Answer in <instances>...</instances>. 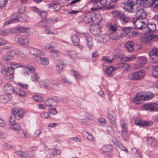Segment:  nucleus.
Listing matches in <instances>:
<instances>
[{
    "label": "nucleus",
    "instance_id": "nucleus-1",
    "mask_svg": "<svg viewBox=\"0 0 158 158\" xmlns=\"http://www.w3.org/2000/svg\"><path fill=\"white\" fill-rule=\"evenodd\" d=\"M102 20V18L98 13H96L92 11L86 13L83 19V22L85 23L91 22L100 23Z\"/></svg>",
    "mask_w": 158,
    "mask_h": 158
},
{
    "label": "nucleus",
    "instance_id": "nucleus-2",
    "mask_svg": "<svg viewBox=\"0 0 158 158\" xmlns=\"http://www.w3.org/2000/svg\"><path fill=\"white\" fill-rule=\"evenodd\" d=\"M30 53L35 56V59L40 60L41 64L44 65H48L49 64V61L47 58L42 57L44 54V53L40 50L36 48H31L29 49Z\"/></svg>",
    "mask_w": 158,
    "mask_h": 158
},
{
    "label": "nucleus",
    "instance_id": "nucleus-3",
    "mask_svg": "<svg viewBox=\"0 0 158 158\" xmlns=\"http://www.w3.org/2000/svg\"><path fill=\"white\" fill-rule=\"evenodd\" d=\"M124 4L126 7L124 8L125 10L130 13H134L135 12V9L133 7L134 5H137L138 6H141L145 7L144 6V2L141 0H128Z\"/></svg>",
    "mask_w": 158,
    "mask_h": 158
},
{
    "label": "nucleus",
    "instance_id": "nucleus-4",
    "mask_svg": "<svg viewBox=\"0 0 158 158\" xmlns=\"http://www.w3.org/2000/svg\"><path fill=\"white\" fill-rule=\"evenodd\" d=\"M2 73L5 75L6 80L9 81L12 80L13 77V74L14 72V69L12 67H8L5 68L2 70Z\"/></svg>",
    "mask_w": 158,
    "mask_h": 158
},
{
    "label": "nucleus",
    "instance_id": "nucleus-5",
    "mask_svg": "<svg viewBox=\"0 0 158 158\" xmlns=\"http://www.w3.org/2000/svg\"><path fill=\"white\" fill-rule=\"evenodd\" d=\"M158 35L156 34L152 33L149 35L142 37L141 39V41L142 44H146L149 46H151L150 43L153 40H158L157 39Z\"/></svg>",
    "mask_w": 158,
    "mask_h": 158
},
{
    "label": "nucleus",
    "instance_id": "nucleus-6",
    "mask_svg": "<svg viewBox=\"0 0 158 158\" xmlns=\"http://www.w3.org/2000/svg\"><path fill=\"white\" fill-rule=\"evenodd\" d=\"M132 22L135 26V28L142 30L145 29L147 23L143 21V19L134 18L132 20Z\"/></svg>",
    "mask_w": 158,
    "mask_h": 158
},
{
    "label": "nucleus",
    "instance_id": "nucleus-7",
    "mask_svg": "<svg viewBox=\"0 0 158 158\" xmlns=\"http://www.w3.org/2000/svg\"><path fill=\"white\" fill-rule=\"evenodd\" d=\"M145 75V71L144 70H141L129 74L128 75V77L131 80H138L143 77Z\"/></svg>",
    "mask_w": 158,
    "mask_h": 158
},
{
    "label": "nucleus",
    "instance_id": "nucleus-8",
    "mask_svg": "<svg viewBox=\"0 0 158 158\" xmlns=\"http://www.w3.org/2000/svg\"><path fill=\"white\" fill-rule=\"evenodd\" d=\"M143 110L155 111L158 110V104L154 102L145 104L142 107Z\"/></svg>",
    "mask_w": 158,
    "mask_h": 158
},
{
    "label": "nucleus",
    "instance_id": "nucleus-9",
    "mask_svg": "<svg viewBox=\"0 0 158 158\" xmlns=\"http://www.w3.org/2000/svg\"><path fill=\"white\" fill-rule=\"evenodd\" d=\"M144 2L145 8L152 6L155 8H158V0H141Z\"/></svg>",
    "mask_w": 158,
    "mask_h": 158
},
{
    "label": "nucleus",
    "instance_id": "nucleus-10",
    "mask_svg": "<svg viewBox=\"0 0 158 158\" xmlns=\"http://www.w3.org/2000/svg\"><path fill=\"white\" fill-rule=\"evenodd\" d=\"M99 24L97 23H94L90 27V31L94 35H98L101 32Z\"/></svg>",
    "mask_w": 158,
    "mask_h": 158
},
{
    "label": "nucleus",
    "instance_id": "nucleus-11",
    "mask_svg": "<svg viewBox=\"0 0 158 158\" xmlns=\"http://www.w3.org/2000/svg\"><path fill=\"white\" fill-rule=\"evenodd\" d=\"M16 54L14 50L8 52L6 54L2 56V59L5 62H8L13 59V57Z\"/></svg>",
    "mask_w": 158,
    "mask_h": 158
},
{
    "label": "nucleus",
    "instance_id": "nucleus-12",
    "mask_svg": "<svg viewBox=\"0 0 158 158\" xmlns=\"http://www.w3.org/2000/svg\"><path fill=\"white\" fill-rule=\"evenodd\" d=\"M16 40L19 44L25 45L28 44V40L27 37L22 35H19L16 37Z\"/></svg>",
    "mask_w": 158,
    "mask_h": 158
},
{
    "label": "nucleus",
    "instance_id": "nucleus-13",
    "mask_svg": "<svg viewBox=\"0 0 158 158\" xmlns=\"http://www.w3.org/2000/svg\"><path fill=\"white\" fill-rule=\"evenodd\" d=\"M135 15H137V17L136 18L143 19H145L147 16L146 12L143 9L140 8L137 10L135 9V12H134Z\"/></svg>",
    "mask_w": 158,
    "mask_h": 158
},
{
    "label": "nucleus",
    "instance_id": "nucleus-14",
    "mask_svg": "<svg viewBox=\"0 0 158 158\" xmlns=\"http://www.w3.org/2000/svg\"><path fill=\"white\" fill-rule=\"evenodd\" d=\"M54 21L51 19H45L39 22L38 24L39 26H41L44 28L46 27L51 26L53 24Z\"/></svg>",
    "mask_w": 158,
    "mask_h": 158
},
{
    "label": "nucleus",
    "instance_id": "nucleus-15",
    "mask_svg": "<svg viewBox=\"0 0 158 158\" xmlns=\"http://www.w3.org/2000/svg\"><path fill=\"white\" fill-rule=\"evenodd\" d=\"M35 71V69L31 66H24V70L22 71V74L23 76H26L29 75L30 73H33Z\"/></svg>",
    "mask_w": 158,
    "mask_h": 158
},
{
    "label": "nucleus",
    "instance_id": "nucleus-16",
    "mask_svg": "<svg viewBox=\"0 0 158 158\" xmlns=\"http://www.w3.org/2000/svg\"><path fill=\"white\" fill-rule=\"evenodd\" d=\"M13 114L17 120H19L23 115V110L21 109L14 108Z\"/></svg>",
    "mask_w": 158,
    "mask_h": 158
},
{
    "label": "nucleus",
    "instance_id": "nucleus-17",
    "mask_svg": "<svg viewBox=\"0 0 158 158\" xmlns=\"http://www.w3.org/2000/svg\"><path fill=\"white\" fill-rule=\"evenodd\" d=\"M147 33H149L150 34H151V33L153 32L152 33H154L156 32L155 30L156 29V25L154 24L151 23L148 24L146 27L145 28Z\"/></svg>",
    "mask_w": 158,
    "mask_h": 158
},
{
    "label": "nucleus",
    "instance_id": "nucleus-18",
    "mask_svg": "<svg viewBox=\"0 0 158 158\" xmlns=\"http://www.w3.org/2000/svg\"><path fill=\"white\" fill-rule=\"evenodd\" d=\"M112 141L114 144L118 146L122 150L125 151L126 152H128L127 148L123 146L122 143L119 141L118 139H112Z\"/></svg>",
    "mask_w": 158,
    "mask_h": 158
},
{
    "label": "nucleus",
    "instance_id": "nucleus-19",
    "mask_svg": "<svg viewBox=\"0 0 158 158\" xmlns=\"http://www.w3.org/2000/svg\"><path fill=\"white\" fill-rule=\"evenodd\" d=\"M143 100H144L143 95V94H139L133 99V102L136 104H139Z\"/></svg>",
    "mask_w": 158,
    "mask_h": 158
},
{
    "label": "nucleus",
    "instance_id": "nucleus-20",
    "mask_svg": "<svg viewBox=\"0 0 158 158\" xmlns=\"http://www.w3.org/2000/svg\"><path fill=\"white\" fill-rule=\"evenodd\" d=\"M71 38L73 44L74 46H78L81 49L83 48V47L82 46H80L79 44L80 40L78 37L77 35H72Z\"/></svg>",
    "mask_w": 158,
    "mask_h": 158
},
{
    "label": "nucleus",
    "instance_id": "nucleus-21",
    "mask_svg": "<svg viewBox=\"0 0 158 158\" xmlns=\"http://www.w3.org/2000/svg\"><path fill=\"white\" fill-rule=\"evenodd\" d=\"M4 90L7 94H10L15 92L13 87L9 84H7L4 85L3 87Z\"/></svg>",
    "mask_w": 158,
    "mask_h": 158
},
{
    "label": "nucleus",
    "instance_id": "nucleus-22",
    "mask_svg": "<svg viewBox=\"0 0 158 158\" xmlns=\"http://www.w3.org/2000/svg\"><path fill=\"white\" fill-rule=\"evenodd\" d=\"M20 20H21V19H19V14L15 13L12 15L11 19L7 21V23H6L5 24H6L8 25L12 23L16 22L19 21H20Z\"/></svg>",
    "mask_w": 158,
    "mask_h": 158
},
{
    "label": "nucleus",
    "instance_id": "nucleus-23",
    "mask_svg": "<svg viewBox=\"0 0 158 158\" xmlns=\"http://www.w3.org/2000/svg\"><path fill=\"white\" fill-rule=\"evenodd\" d=\"M20 20H21V19H19V14L15 13L12 15L11 19L7 21V23H6L5 24H6L8 25L12 23L16 22L19 21H20Z\"/></svg>",
    "mask_w": 158,
    "mask_h": 158
},
{
    "label": "nucleus",
    "instance_id": "nucleus-24",
    "mask_svg": "<svg viewBox=\"0 0 158 158\" xmlns=\"http://www.w3.org/2000/svg\"><path fill=\"white\" fill-rule=\"evenodd\" d=\"M110 36L108 35L102 34L98 37V40L101 43H106L110 39Z\"/></svg>",
    "mask_w": 158,
    "mask_h": 158
},
{
    "label": "nucleus",
    "instance_id": "nucleus-25",
    "mask_svg": "<svg viewBox=\"0 0 158 158\" xmlns=\"http://www.w3.org/2000/svg\"><path fill=\"white\" fill-rule=\"evenodd\" d=\"M84 36L86 40V44L89 48H91L93 45V42L90 35L88 33L84 34Z\"/></svg>",
    "mask_w": 158,
    "mask_h": 158
},
{
    "label": "nucleus",
    "instance_id": "nucleus-26",
    "mask_svg": "<svg viewBox=\"0 0 158 158\" xmlns=\"http://www.w3.org/2000/svg\"><path fill=\"white\" fill-rule=\"evenodd\" d=\"M11 98V96L10 94L2 95H0V102L2 103L7 102Z\"/></svg>",
    "mask_w": 158,
    "mask_h": 158
},
{
    "label": "nucleus",
    "instance_id": "nucleus-27",
    "mask_svg": "<svg viewBox=\"0 0 158 158\" xmlns=\"http://www.w3.org/2000/svg\"><path fill=\"white\" fill-rule=\"evenodd\" d=\"M101 150L104 153L109 152L111 153L113 151V147L111 145H106L102 147Z\"/></svg>",
    "mask_w": 158,
    "mask_h": 158
},
{
    "label": "nucleus",
    "instance_id": "nucleus-28",
    "mask_svg": "<svg viewBox=\"0 0 158 158\" xmlns=\"http://www.w3.org/2000/svg\"><path fill=\"white\" fill-rule=\"evenodd\" d=\"M106 0H91L90 2L94 4H97L99 3L102 6V7H107L106 2H104Z\"/></svg>",
    "mask_w": 158,
    "mask_h": 158
},
{
    "label": "nucleus",
    "instance_id": "nucleus-29",
    "mask_svg": "<svg viewBox=\"0 0 158 158\" xmlns=\"http://www.w3.org/2000/svg\"><path fill=\"white\" fill-rule=\"evenodd\" d=\"M116 68L112 67H110L107 68L105 71V74L107 76H111L115 73V70Z\"/></svg>",
    "mask_w": 158,
    "mask_h": 158
},
{
    "label": "nucleus",
    "instance_id": "nucleus-30",
    "mask_svg": "<svg viewBox=\"0 0 158 158\" xmlns=\"http://www.w3.org/2000/svg\"><path fill=\"white\" fill-rule=\"evenodd\" d=\"M135 43L133 41H128L125 44V47L130 52L133 51L134 49Z\"/></svg>",
    "mask_w": 158,
    "mask_h": 158
},
{
    "label": "nucleus",
    "instance_id": "nucleus-31",
    "mask_svg": "<svg viewBox=\"0 0 158 158\" xmlns=\"http://www.w3.org/2000/svg\"><path fill=\"white\" fill-rule=\"evenodd\" d=\"M149 56L156 57L158 58V48L153 47L149 52Z\"/></svg>",
    "mask_w": 158,
    "mask_h": 158
},
{
    "label": "nucleus",
    "instance_id": "nucleus-32",
    "mask_svg": "<svg viewBox=\"0 0 158 158\" xmlns=\"http://www.w3.org/2000/svg\"><path fill=\"white\" fill-rule=\"evenodd\" d=\"M102 61L105 63L111 64L113 63L115 60V58H111L110 56H103L102 58Z\"/></svg>",
    "mask_w": 158,
    "mask_h": 158
},
{
    "label": "nucleus",
    "instance_id": "nucleus-33",
    "mask_svg": "<svg viewBox=\"0 0 158 158\" xmlns=\"http://www.w3.org/2000/svg\"><path fill=\"white\" fill-rule=\"evenodd\" d=\"M46 32L48 34H56L55 32L54 28L51 26L49 27H46L44 28Z\"/></svg>",
    "mask_w": 158,
    "mask_h": 158
},
{
    "label": "nucleus",
    "instance_id": "nucleus-34",
    "mask_svg": "<svg viewBox=\"0 0 158 158\" xmlns=\"http://www.w3.org/2000/svg\"><path fill=\"white\" fill-rule=\"evenodd\" d=\"M144 100H148L152 99L153 97V94L150 92H145L143 94Z\"/></svg>",
    "mask_w": 158,
    "mask_h": 158
},
{
    "label": "nucleus",
    "instance_id": "nucleus-35",
    "mask_svg": "<svg viewBox=\"0 0 158 158\" xmlns=\"http://www.w3.org/2000/svg\"><path fill=\"white\" fill-rule=\"evenodd\" d=\"M44 87L48 90H51L55 88V85L51 81H47L44 84Z\"/></svg>",
    "mask_w": 158,
    "mask_h": 158
},
{
    "label": "nucleus",
    "instance_id": "nucleus-36",
    "mask_svg": "<svg viewBox=\"0 0 158 158\" xmlns=\"http://www.w3.org/2000/svg\"><path fill=\"white\" fill-rule=\"evenodd\" d=\"M119 66L122 68L124 71H128L130 69V65L127 64L121 63L118 64Z\"/></svg>",
    "mask_w": 158,
    "mask_h": 158
},
{
    "label": "nucleus",
    "instance_id": "nucleus-37",
    "mask_svg": "<svg viewBox=\"0 0 158 158\" xmlns=\"http://www.w3.org/2000/svg\"><path fill=\"white\" fill-rule=\"evenodd\" d=\"M33 10L38 13L42 18H44L46 17L47 15L45 11H40L39 10V9L35 7L34 8Z\"/></svg>",
    "mask_w": 158,
    "mask_h": 158
},
{
    "label": "nucleus",
    "instance_id": "nucleus-38",
    "mask_svg": "<svg viewBox=\"0 0 158 158\" xmlns=\"http://www.w3.org/2000/svg\"><path fill=\"white\" fill-rule=\"evenodd\" d=\"M44 103L45 106L48 107H52L54 105V101L53 99H49L46 100Z\"/></svg>",
    "mask_w": 158,
    "mask_h": 158
},
{
    "label": "nucleus",
    "instance_id": "nucleus-39",
    "mask_svg": "<svg viewBox=\"0 0 158 158\" xmlns=\"http://www.w3.org/2000/svg\"><path fill=\"white\" fill-rule=\"evenodd\" d=\"M139 65L140 67L138 68L139 69L141 67H142L147 62V60L145 57L144 56H141L139 59Z\"/></svg>",
    "mask_w": 158,
    "mask_h": 158
},
{
    "label": "nucleus",
    "instance_id": "nucleus-40",
    "mask_svg": "<svg viewBox=\"0 0 158 158\" xmlns=\"http://www.w3.org/2000/svg\"><path fill=\"white\" fill-rule=\"evenodd\" d=\"M64 66V65L63 62L61 60L59 61L56 66V69L59 73H60L63 69Z\"/></svg>",
    "mask_w": 158,
    "mask_h": 158
},
{
    "label": "nucleus",
    "instance_id": "nucleus-41",
    "mask_svg": "<svg viewBox=\"0 0 158 158\" xmlns=\"http://www.w3.org/2000/svg\"><path fill=\"white\" fill-rule=\"evenodd\" d=\"M114 37L113 38V39L118 40L123 37L124 35L121 33L119 30L117 31L116 33H114Z\"/></svg>",
    "mask_w": 158,
    "mask_h": 158
},
{
    "label": "nucleus",
    "instance_id": "nucleus-42",
    "mask_svg": "<svg viewBox=\"0 0 158 158\" xmlns=\"http://www.w3.org/2000/svg\"><path fill=\"white\" fill-rule=\"evenodd\" d=\"M152 65L153 70L152 72L153 75L156 77H158V65Z\"/></svg>",
    "mask_w": 158,
    "mask_h": 158
},
{
    "label": "nucleus",
    "instance_id": "nucleus-43",
    "mask_svg": "<svg viewBox=\"0 0 158 158\" xmlns=\"http://www.w3.org/2000/svg\"><path fill=\"white\" fill-rule=\"evenodd\" d=\"M111 14L114 17H120V18L123 14V13L120 12L118 10H114L112 11L111 12Z\"/></svg>",
    "mask_w": 158,
    "mask_h": 158
},
{
    "label": "nucleus",
    "instance_id": "nucleus-44",
    "mask_svg": "<svg viewBox=\"0 0 158 158\" xmlns=\"http://www.w3.org/2000/svg\"><path fill=\"white\" fill-rule=\"evenodd\" d=\"M23 157L25 158L30 157L34 156L33 153L29 151L23 152Z\"/></svg>",
    "mask_w": 158,
    "mask_h": 158
},
{
    "label": "nucleus",
    "instance_id": "nucleus-45",
    "mask_svg": "<svg viewBox=\"0 0 158 158\" xmlns=\"http://www.w3.org/2000/svg\"><path fill=\"white\" fill-rule=\"evenodd\" d=\"M59 54V52L54 49H52L50 52V55L52 57H56L58 56Z\"/></svg>",
    "mask_w": 158,
    "mask_h": 158
},
{
    "label": "nucleus",
    "instance_id": "nucleus-46",
    "mask_svg": "<svg viewBox=\"0 0 158 158\" xmlns=\"http://www.w3.org/2000/svg\"><path fill=\"white\" fill-rule=\"evenodd\" d=\"M10 128L14 130H18L20 128V126L17 123H12L11 124Z\"/></svg>",
    "mask_w": 158,
    "mask_h": 158
},
{
    "label": "nucleus",
    "instance_id": "nucleus-47",
    "mask_svg": "<svg viewBox=\"0 0 158 158\" xmlns=\"http://www.w3.org/2000/svg\"><path fill=\"white\" fill-rule=\"evenodd\" d=\"M15 92L16 94L20 96H24L26 94L24 91L20 89H16Z\"/></svg>",
    "mask_w": 158,
    "mask_h": 158
},
{
    "label": "nucleus",
    "instance_id": "nucleus-48",
    "mask_svg": "<svg viewBox=\"0 0 158 158\" xmlns=\"http://www.w3.org/2000/svg\"><path fill=\"white\" fill-rule=\"evenodd\" d=\"M85 117L89 120H94V116L92 114L88 112H85Z\"/></svg>",
    "mask_w": 158,
    "mask_h": 158
},
{
    "label": "nucleus",
    "instance_id": "nucleus-49",
    "mask_svg": "<svg viewBox=\"0 0 158 158\" xmlns=\"http://www.w3.org/2000/svg\"><path fill=\"white\" fill-rule=\"evenodd\" d=\"M49 152L51 155H58L60 154L59 150L55 149H50L49 150Z\"/></svg>",
    "mask_w": 158,
    "mask_h": 158
},
{
    "label": "nucleus",
    "instance_id": "nucleus-50",
    "mask_svg": "<svg viewBox=\"0 0 158 158\" xmlns=\"http://www.w3.org/2000/svg\"><path fill=\"white\" fill-rule=\"evenodd\" d=\"M71 73L74 75L75 78L77 81L81 79V77L77 71L72 70L71 71Z\"/></svg>",
    "mask_w": 158,
    "mask_h": 158
},
{
    "label": "nucleus",
    "instance_id": "nucleus-51",
    "mask_svg": "<svg viewBox=\"0 0 158 158\" xmlns=\"http://www.w3.org/2000/svg\"><path fill=\"white\" fill-rule=\"evenodd\" d=\"M127 128V124H126L125 123H124L123 122L122 125V132L123 137H125L123 136V135H124L123 134V133H126V130Z\"/></svg>",
    "mask_w": 158,
    "mask_h": 158
},
{
    "label": "nucleus",
    "instance_id": "nucleus-52",
    "mask_svg": "<svg viewBox=\"0 0 158 158\" xmlns=\"http://www.w3.org/2000/svg\"><path fill=\"white\" fill-rule=\"evenodd\" d=\"M149 56L150 61L152 63L155 64L156 65V64H158V62L157 61V59L158 58H157L156 57L152 56Z\"/></svg>",
    "mask_w": 158,
    "mask_h": 158
},
{
    "label": "nucleus",
    "instance_id": "nucleus-53",
    "mask_svg": "<svg viewBox=\"0 0 158 158\" xmlns=\"http://www.w3.org/2000/svg\"><path fill=\"white\" fill-rule=\"evenodd\" d=\"M136 57L135 55H132L130 56H127L123 58V60L129 61L134 59Z\"/></svg>",
    "mask_w": 158,
    "mask_h": 158
},
{
    "label": "nucleus",
    "instance_id": "nucleus-54",
    "mask_svg": "<svg viewBox=\"0 0 158 158\" xmlns=\"http://www.w3.org/2000/svg\"><path fill=\"white\" fill-rule=\"evenodd\" d=\"M19 19H21L20 21H24L27 20V16L23 13H19Z\"/></svg>",
    "mask_w": 158,
    "mask_h": 158
},
{
    "label": "nucleus",
    "instance_id": "nucleus-55",
    "mask_svg": "<svg viewBox=\"0 0 158 158\" xmlns=\"http://www.w3.org/2000/svg\"><path fill=\"white\" fill-rule=\"evenodd\" d=\"M33 98L35 100L38 102H41L43 100V98L41 96L35 95L33 96Z\"/></svg>",
    "mask_w": 158,
    "mask_h": 158
},
{
    "label": "nucleus",
    "instance_id": "nucleus-56",
    "mask_svg": "<svg viewBox=\"0 0 158 158\" xmlns=\"http://www.w3.org/2000/svg\"><path fill=\"white\" fill-rule=\"evenodd\" d=\"M83 137L84 138H92V135L87 132H84L83 133Z\"/></svg>",
    "mask_w": 158,
    "mask_h": 158
},
{
    "label": "nucleus",
    "instance_id": "nucleus-57",
    "mask_svg": "<svg viewBox=\"0 0 158 158\" xmlns=\"http://www.w3.org/2000/svg\"><path fill=\"white\" fill-rule=\"evenodd\" d=\"M109 27L110 28V30L113 31L115 32L117 31H118V30H117V28L116 26L114 24L113 25L112 24H110L109 25Z\"/></svg>",
    "mask_w": 158,
    "mask_h": 158
},
{
    "label": "nucleus",
    "instance_id": "nucleus-58",
    "mask_svg": "<svg viewBox=\"0 0 158 158\" xmlns=\"http://www.w3.org/2000/svg\"><path fill=\"white\" fill-rule=\"evenodd\" d=\"M108 117L110 120L111 121V122L112 123H115V117L114 115H113L112 114H109L108 115Z\"/></svg>",
    "mask_w": 158,
    "mask_h": 158
},
{
    "label": "nucleus",
    "instance_id": "nucleus-59",
    "mask_svg": "<svg viewBox=\"0 0 158 158\" xmlns=\"http://www.w3.org/2000/svg\"><path fill=\"white\" fill-rule=\"evenodd\" d=\"M143 121L139 118H136L135 119V123L137 125L142 126Z\"/></svg>",
    "mask_w": 158,
    "mask_h": 158
},
{
    "label": "nucleus",
    "instance_id": "nucleus-60",
    "mask_svg": "<svg viewBox=\"0 0 158 158\" xmlns=\"http://www.w3.org/2000/svg\"><path fill=\"white\" fill-rule=\"evenodd\" d=\"M98 121L99 123L102 126H105L106 123V122L104 118H100L98 119Z\"/></svg>",
    "mask_w": 158,
    "mask_h": 158
},
{
    "label": "nucleus",
    "instance_id": "nucleus-61",
    "mask_svg": "<svg viewBox=\"0 0 158 158\" xmlns=\"http://www.w3.org/2000/svg\"><path fill=\"white\" fill-rule=\"evenodd\" d=\"M131 29L129 27H125L123 28V31L127 35H128Z\"/></svg>",
    "mask_w": 158,
    "mask_h": 158
},
{
    "label": "nucleus",
    "instance_id": "nucleus-62",
    "mask_svg": "<svg viewBox=\"0 0 158 158\" xmlns=\"http://www.w3.org/2000/svg\"><path fill=\"white\" fill-rule=\"evenodd\" d=\"M120 18L123 21L126 23L129 22L130 20V19L129 17L125 16L123 14Z\"/></svg>",
    "mask_w": 158,
    "mask_h": 158
},
{
    "label": "nucleus",
    "instance_id": "nucleus-63",
    "mask_svg": "<svg viewBox=\"0 0 158 158\" xmlns=\"http://www.w3.org/2000/svg\"><path fill=\"white\" fill-rule=\"evenodd\" d=\"M16 119L15 118V116L13 114H11V115L9 119V121L11 124H12V123H15V121Z\"/></svg>",
    "mask_w": 158,
    "mask_h": 158
},
{
    "label": "nucleus",
    "instance_id": "nucleus-64",
    "mask_svg": "<svg viewBox=\"0 0 158 158\" xmlns=\"http://www.w3.org/2000/svg\"><path fill=\"white\" fill-rule=\"evenodd\" d=\"M107 131L108 133L111 135L114 134V131L113 128L110 126H108L107 127Z\"/></svg>",
    "mask_w": 158,
    "mask_h": 158
}]
</instances>
